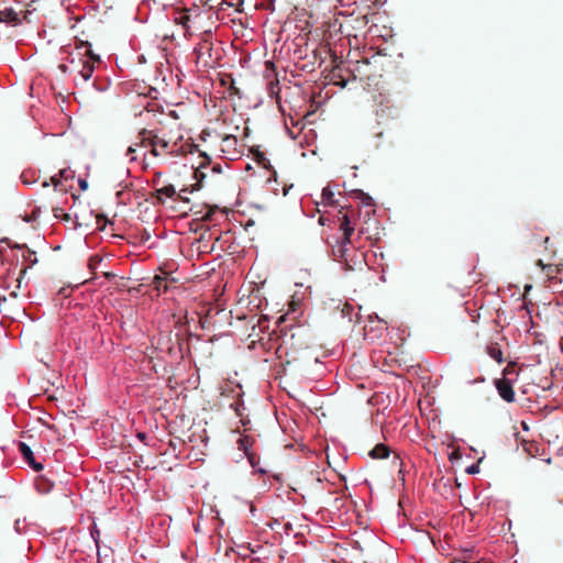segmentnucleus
<instances>
[{"instance_id": "1", "label": "nucleus", "mask_w": 563, "mask_h": 563, "mask_svg": "<svg viewBox=\"0 0 563 563\" xmlns=\"http://www.w3.org/2000/svg\"><path fill=\"white\" fill-rule=\"evenodd\" d=\"M69 63L73 70H76L85 81L89 80L93 74L95 65L100 63V57L91 51L88 42H76L75 49L69 53Z\"/></svg>"}, {"instance_id": "2", "label": "nucleus", "mask_w": 563, "mask_h": 563, "mask_svg": "<svg viewBox=\"0 0 563 563\" xmlns=\"http://www.w3.org/2000/svg\"><path fill=\"white\" fill-rule=\"evenodd\" d=\"M194 54L198 68L202 70L214 68L221 58L220 49L214 48L211 35L207 33L195 47Z\"/></svg>"}, {"instance_id": "3", "label": "nucleus", "mask_w": 563, "mask_h": 563, "mask_svg": "<svg viewBox=\"0 0 563 563\" xmlns=\"http://www.w3.org/2000/svg\"><path fill=\"white\" fill-rule=\"evenodd\" d=\"M136 145H140L142 147H150L151 154L155 157L162 155V151L165 153H168L169 148V142L165 139L159 137L157 134H155L153 131L143 130L140 133V143Z\"/></svg>"}, {"instance_id": "4", "label": "nucleus", "mask_w": 563, "mask_h": 563, "mask_svg": "<svg viewBox=\"0 0 563 563\" xmlns=\"http://www.w3.org/2000/svg\"><path fill=\"white\" fill-rule=\"evenodd\" d=\"M26 274V268H22L18 276L9 275L3 279L2 287L3 292H0L1 300L15 299L19 297V291L21 289L22 279Z\"/></svg>"}, {"instance_id": "5", "label": "nucleus", "mask_w": 563, "mask_h": 563, "mask_svg": "<svg viewBox=\"0 0 563 563\" xmlns=\"http://www.w3.org/2000/svg\"><path fill=\"white\" fill-rule=\"evenodd\" d=\"M307 330L300 325L291 327L290 329L282 328V339L285 344H290L294 350H299L308 346L307 341H302L307 334Z\"/></svg>"}, {"instance_id": "6", "label": "nucleus", "mask_w": 563, "mask_h": 563, "mask_svg": "<svg viewBox=\"0 0 563 563\" xmlns=\"http://www.w3.org/2000/svg\"><path fill=\"white\" fill-rule=\"evenodd\" d=\"M376 57H372V59L364 58L362 60H357L354 68L347 70V73L352 74L354 79L357 77L361 79H371L372 77L376 76V70L371 69L372 67L376 68Z\"/></svg>"}, {"instance_id": "7", "label": "nucleus", "mask_w": 563, "mask_h": 563, "mask_svg": "<svg viewBox=\"0 0 563 563\" xmlns=\"http://www.w3.org/2000/svg\"><path fill=\"white\" fill-rule=\"evenodd\" d=\"M496 388L499 396L507 402L515 400V391L512 388L511 379L501 378L496 380Z\"/></svg>"}, {"instance_id": "8", "label": "nucleus", "mask_w": 563, "mask_h": 563, "mask_svg": "<svg viewBox=\"0 0 563 563\" xmlns=\"http://www.w3.org/2000/svg\"><path fill=\"white\" fill-rule=\"evenodd\" d=\"M340 229L343 231L342 246L340 247L341 256H343L345 252V245L350 243L351 235L354 232V227L351 224L347 213H344L342 216Z\"/></svg>"}, {"instance_id": "9", "label": "nucleus", "mask_w": 563, "mask_h": 563, "mask_svg": "<svg viewBox=\"0 0 563 563\" xmlns=\"http://www.w3.org/2000/svg\"><path fill=\"white\" fill-rule=\"evenodd\" d=\"M19 450H20L22 456L24 457V460L32 466L33 470H35L37 472L43 470V465L41 463L35 462L33 452L26 443L20 442Z\"/></svg>"}, {"instance_id": "10", "label": "nucleus", "mask_w": 563, "mask_h": 563, "mask_svg": "<svg viewBox=\"0 0 563 563\" xmlns=\"http://www.w3.org/2000/svg\"><path fill=\"white\" fill-rule=\"evenodd\" d=\"M0 22L12 23L16 25L21 22V20L19 18V13L14 9L4 7L0 8Z\"/></svg>"}, {"instance_id": "11", "label": "nucleus", "mask_w": 563, "mask_h": 563, "mask_svg": "<svg viewBox=\"0 0 563 563\" xmlns=\"http://www.w3.org/2000/svg\"><path fill=\"white\" fill-rule=\"evenodd\" d=\"M331 79L333 80V84L336 85V86H340L342 88H344L347 84V80L349 78H346L344 75H343V68L341 67V65H336L332 73H331Z\"/></svg>"}, {"instance_id": "12", "label": "nucleus", "mask_w": 563, "mask_h": 563, "mask_svg": "<svg viewBox=\"0 0 563 563\" xmlns=\"http://www.w3.org/2000/svg\"><path fill=\"white\" fill-rule=\"evenodd\" d=\"M389 453H390V449L389 446L383 444V443H379V444H376L371 451H369V456L374 460H379V459H386L389 456Z\"/></svg>"}, {"instance_id": "13", "label": "nucleus", "mask_w": 563, "mask_h": 563, "mask_svg": "<svg viewBox=\"0 0 563 563\" xmlns=\"http://www.w3.org/2000/svg\"><path fill=\"white\" fill-rule=\"evenodd\" d=\"M238 139L234 135H225L222 139L221 151L223 153H233L236 150Z\"/></svg>"}, {"instance_id": "14", "label": "nucleus", "mask_w": 563, "mask_h": 563, "mask_svg": "<svg viewBox=\"0 0 563 563\" xmlns=\"http://www.w3.org/2000/svg\"><path fill=\"white\" fill-rule=\"evenodd\" d=\"M486 352L497 363L504 362L503 351L498 343H490L489 345H487Z\"/></svg>"}, {"instance_id": "15", "label": "nucleus", "mask_w": 563, "mask_h": 563, "mask_svg": "<svg viewBox=\"0 0 563 563\" xmlns=\"http://www.w3.org/2000/svg\"><path fill=\"white\" fill-rule=\"evenodd\" d=\"M22 257L24 262H26V266L23 267L26 268V271L37 263L36 253L29 247L25 249V251L22 254Z\"/></svg>"}, {"instance_id": "16", "label": "nucleus", "mask_w": 563, "mask_h": 563, "mask_svg": "<svg viewBox=\"0 0 563 563\" xmlns=\"http://www.w3.org/2000/svg\"><path fill=\"white\" fill-rule=\"evenodd\" d=\"M156 192L158 194V196L164 195L168 198H173L174 196H176V189L173 185L164 186L157 189Z\"/></svg>"}, {"instance_id": "17", "label": "nucleus", "mask_w": 563, "mask_h": 563, "mask_svg": "<svg viewBox=\"0 0 563 563\" xmlns=\"http://www.w3.org/2000/svg\"><path fill=\"white\" fill-rule=\"evenodd\" d=\"M153 285L154 287L161 291H166L167 290V280L165 277H162V276H155L154 279H153Z\"/></svg>"}, {"instance_id": "18", "label": "nucleus", "mask_w": 563, "mask_h": 563, "mask_svg": "<svg viewBox=\"0 0 563 563\" xmlns=\"http://www.w3.org/2000/svg\"><path fill=\"white\" fill-rule=\"evenodd\" d=\"M57 176L60 178V180H69V179H73L74 178V172L70 170L69 168H64V169H60L59 173L57 174Z\"/></svg>"}, {"instance_id": "19", "label": "nucleus", "mask_w": 563, "mask_h": 563, "mask_svg": "<svg viewBox=\"0 0 563 563\" xmlns=\"http://www.w3.org/2000/svg\"><path fill=\"white\" fill-rule=\"evenodd\" d=\"M503 373H504V376H511V375L518 376V374H519L516 368L515 363H508V365L504 368Z\"/></svg>"}, {"instance_id": "20", "label": "nucleus", "mask_w": 563, "mask_h": 563, "mask_svg": "<svg viewBox=\"0 0 563 563\" xmlns=\"http://www.w3.org/2000/svg\"><path fill=\"white\" fill-rule=\"evenodd\" d=\"M247 444H249V438H240L239 440V449H242L245 454L249 456L251 463H253V459L252 456L249 454V451H247Z\"/></svg>"}, {"instance_id": "21", "label": "nucleus", "mask_w": 563, "mask_h": 563, "mask_svg": "<svg viewBox=\"0 0 563 563\" xmlns=\"http://www.w3.org/2000/svg\"><path fill=\"white\" fill-rule=\"evenodd\" d=\"M51 184L55 187V189H59L60 191H66V188L63 186V181L57 175L51 177Z\"/></svg>"}, {"instance_id": "22", "label": "nucleus", "mask_w": 563, "mask_h": 563, "mask_svg": "<svg viewBox=\"0 0 563 563\" xmlns=\"http://www.w3.org/2000/svg\"><path fill=\"white\" fill-rule=\"evenodd\" d=\"M2 241L5 242L8 244V246L12 250L16 249V250H22L24 252L25 249H27V246L25 244L12 243L9 239H3Z\"/></svg>"}, {"instance_id": "23", "label": "nucleus", "mask_w": 563, "mask_h": 563, "mask_svg": "<svg viewBox=\"0 0 563 563\" xmlns=\"http://www.w3.org/2000/svg\"><path fill=\"white\" fill-rule=\"evenodd\" d=\"M101 261H102L101 257L98 256V255L91 256L90 260H89V268L91 271H95L97 265H99L101 263Z\"/></svg>"}, {"instance_id": "24", "label": "nucleus", "mask_w": 563, "mask_h": 563, "mask_svg": "<svg viewBox=\"0 0 563 563\" xmlns=\"http://www.w3.org/2000/svg\"><path fill=\"white\" fill-rule=\"evenodd\" d=\"M358 196L361 197L362 199V202L366 206H372L373 205V199L371 196H368L367 194H364L363 191H360L358 192Z\"/></svg>"}, {"instance_id": "25", "label": "nucleus", "mask_w": 563, "mask_h": 563, "mask_svg": "<svg viewBox=\"0 0 563 563\" xmlns=\"http://www.w3.org/2000/svg\"><path fill=\"white\" fill-rule=\"evenodd\" d=\"M537 265H538V266H540V267H542V269H547V274H548L549 276H550V275L553 273V271H554V269H553V267H552V265H548V266H545L541 260H539V261L537 262Z\"/></svg>"}, {"instance_id": "26", "label": "nucleus", "mask_w": 563, "mask_h": 563, "mask_svg": "<svg viewBox=\"0 0 563 563\" xmlns=\"http://www.w3.org/2000/svg\"><path fill=\"white\" fill-rule=\"evenodd\" d=\"M78 185L82 191L88 189V181L86 179H79Z\"/></svg>"}, {"instance_id": "27", "label": "nucleus", "mask_w": 563, "mask_h": 563, "mask_svg": "<svg viewBox=\"0 0 563 563\" xmlns=\"http://www.w3.org/2000/svg\"><path fill=\"white\" fill-rule=\"evenodd\" d=\"M369 320L373 321L374 319L378 320L379 322H383L384 324H387V320L379 318L376 313L368 316Z\"/></svg>"}, {"instance_id": "28", "label": "nucleus", "mask_w": 563, "mask_h": 563, "mask_svg": "<svg viewBox=\"0 0 563 563\" xmlns=\"http://www.w3.org/2000/svg\"><path fill=\"white\" fill-rule=\"evenodd\" d=\"M322 196L325 199H330L333 196V194H332V191L330 189L324 188L323 191H322Z\"/></svg>"}, {"instance_id": "29", "label": "nucleus", "mask_w": 563, "mask_h": 563, "mask_svg": "<svg viewBox=\"0 0 563 563\" xmlns=\"http://www.w3.org/2000/svg\"><path fill=\"white\" fill-rule=\"evenodd\" d=\"M188 21H189V16H188L187 14H185V13H184V14H180V16H179V22H180L181 24L186 25Z\"/></svg>"}, {"instance_id": "30", "label": "nucleus", "mask_w": 563, "mask_h": 563, "mask_svg": "<svg viewBox=\"0 0 563 563\" xmlns=\"http://www.w3.org/2000/svg\"><path fill=\"white\" fill-rule=\"evenodd\" d=\"M466 472L468 474H475L478 472V466L477 465H471L470 467H467Z\"/></svg>"}, {"instance_id": "31", "label": "nucleus", "mask_w": 563, "mask_h": 563, "mask_svg": "<svg viewBox=\"0 0 563 563\" xmlns=\"http://www.w3.org/2000/svg\"><path fill=\"white\" fill-rule=\"evenodd\" d=\"M135 152V148L133 146H130L126 151V156H131V161H134L135 157L132 156V154Z\"/></svg>"}, {"instance_id": "32", "label": "nucleus", "mask_w": 563, "mask_h": 563, "mask_svg": "<svg viewBox=\"0 0 563 563\" xmlns=\"http://www.w3.org/2000/svg\"><path fill=\"white\" fill-rule=\"evenodd\" d=\"M59 294H60L62 296H64V297H68V296H69V290H68V288H62V289L59 290Z\"/></svg>"}, {"instance_id": "33", "label": "nucleus", "mask_w": 563, "mask_h": 563, "mask_svg": "<svg viewBox=\"0 0 563 563\" xmlns=\"http://www.w3.org/2000/svg\"><path fill=\"white\" fill-rule=\"evenodd\" d=\"M211 214H212V210H209V211L207 212V214L203 217V219H205V220H210Z\"/></svg>"}, {"instance_id": "34", "label": "nucleus", "mask_w": 563, "mask_h": 563, "mask_svg": "<svg viewBox=\"0 0 563 563\" xmlns=\"http://www.w3.org/2000/svg\"><path fill=\"white\" fill-rule=\"evenodd\" d=\"M59 69H60L63 73H66V70H67V66H66V65H64V64H62V65H59Z\"/></svg>"}, {"instance_id": "35", "label": "nucleus", "mask_w": 563, "mask_h": 563, "mask_svg": "<svg viewBox=\"0 0 563 563\" xmlns=\"http://www.w3.org/2000/svg\"><path fill=\"white\" fill-rule=\"evenodd\" d=\"M99 536V530L92 531V537L98 542L97 537Z\"/></svg>"}, {"instance_id": "36", "label": "nucleus", "mask_w": 563, "mask_h": 563, "mask_svg": "<svg viewBox=\"0 0 563 563\" xmlns=\"http://www.w3.org/2000/svg\"><path fill=\"white\" fill-rule=\"evenodd\" d=\"M99 536V530L92 531V537L98 542L97 537Z\"/></svg>"}, {"instance_id": "37", "label": "nucleus", "mask_w": 563, "mask_h": 563, "mask_svg": "<svg viewBox=\"0 0 563 563\" xmlns=\"http://www.w3.org/2000/svg\"><path fill=\"white\" fill-rule=\"evenodd\" d=\"M266 67H267V68H272V69H274V63H272V62H266Z\"/></svg>"}, {"instance_id": "38", "label": "nucleus", "mask_w": 563, "mask_h": 563, "mask_svg": "<svg viewBox=\"0 0 563 563\" xmlns=\"http://www.w3.org/2000/svg\"><path fill=\"white\" fill-rule=\"evenodd\" d=\"M104 276H106L107 278H112L114 275H113V274H111V273H104Z\"/></svg>"}, {"instance_id": "39", "label": "nucleus", "mask_w": 563, "mask_h": 563, "mask_svg": "<svg viewBox=\"0 0 563 563\" xmlns=\"http://www.w3.org/2000/svg\"><path fill=\"white\" fill-rule=\"evenodd\" d=\"M213 170H216V172H220V167H219V166H216V167H213Z\"/></svg>"}, {"instance_id": "40", "label": "nucleus", "mask_w": 563, "mask_h": 563, "mask_svg": "<svg viewBox=\"0 0 563 563\" xmlns=\"http://www.w3.org/2000/svg\"><path fill=\"white\" fill-rule=\"evenodd\" d=\"M203 156L206 157L207 163H210V161H211L210 157H208L207 155H203Z\"/></svg>"}, {"instance_id": "41", "label": "nucleus", "mask_w": 563, "mask_h": 563, "mask_svg": "<svg viewBox=\"0 0 563 563\" xmlns=\"http://www.w3.org/2000/svg\"><path fill=\"white\" fill-rule=\"evenodd\" d=\"M47 186H48V183L44 181L43 187H47Z\"/></svg>"}, {"instance_id": "42", "label": "nucleus", "mask_w": 563, "mask_h": 563, "mask_svg": "<svg viewBox=\"0 0 563 563\" xmlns=\"http://www.w3.org/2000/svg\"><path fill=\"white\" fill-rule=\"evenodd\" d=\"M139 437H140V439H143L144 438V433H140Z\"/></svg>"}, {"instance_id": "43", "label": "nucleus", "mask_w": 563, "mask_h": 563, "mask_svg": "<svg viewBox=\"0 0 563 563\" xmlns=\"http://www.w3.org/2000/svg\"><path fill=\"white\" fill-rule=\"evenodd\" d=\"M549 240H550V239L547 236V238L544 239V243H548V242H549Z\"/></svg>"}]
</instances>
